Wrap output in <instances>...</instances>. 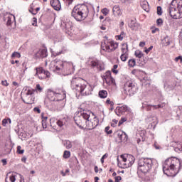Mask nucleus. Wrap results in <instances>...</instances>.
Instances as JSON below:
<instances>
[{
  "instance_id": "obj_38",
  "label": "nucleus",
  "mask_w": 182,
  "mask_h": 182,
  "mask_svg": "<svg viewBox=\"0 0 182 182\" xmlns=\"http://www.w3.org/2000/svg\"><path fill=\"white\" fill-rule=\"evenodd\" d=\"M42 90H43V88H42V87H41V85L37 84L35 91L41 92H42Z\"/></svg>"
},
{
  "instance_id": "obj_57",
  "label": "nucleus",
  "mask_w": 182,
  "mask_h": 182,
  "mask_svg": "<svg viewBox=\"0 0 182 182\" xmlns=\"http://www.w3.org/2000/svg\"><path fill=\"white\" fill-rule=\"evenodd\" d=\"M7 123H8V119H3V121H2L3 126H6Z\"/></svg>"
},
{
  "instance_id": "obj_10",
  "label": "nucleus",
  "mask_w": 182,
  "mask_h": 182,
  "mask_svg": "<svg viewBox=\"0 0 182 182\" xmlns=\"http://www.w3.org/2000/svg\"><path fill=\"white\" fill-rule=\"evenodd\" d=\"M92 91L93 87H92V85H90L85 81V82H84V85H82L80 95H82V96H89V95H92Z\"/></svg>"
},
{
  "instance_id": "obj_15",
  "label": "nucleus",
  "mask_w": 182,
  "mask_h": 182,
  "mask_svg": "<svg viewBox=\"0 0 182 182\" xmlns=\"http://www.w3.org/2000/svg\"><path fill=\"white\" fill-rule=\"evenodd\" d=\"M66 98V92L63 91H56L55 102H60Z\"/></svg>"
},
{
  "instance_id": "obj_30",
  "label": "nucleus",
  "mask_w": 182,
  "mask_h": 182,
  "mask_svg": "<svg viewBox=\"0 0 182 182\" xmlns=\"http://www.w3.org/2000/svg\"><path fill=\"white\" fill-rule=\"evenodd\" d=\"M128 66H129V68H134V66H136V60L134 59L129 60Z\"/></svg>"
},
{
  "instance_id": "obj_34",
  "label": "nucleus",
  "mask_w": 182,
  "mask_h": 182,
  "mask_svg": "<svg viewBox=\"0 0 182 182\" xmlns=\"http://www.w3.org/2000/svg\"><path fill=\"white\" fill-rule=\"evenodd\" d=\"M64 159H69L70 157V152L69 151H65L63 154Z\"/></svg>"
},
{
  "instance_id": "obj_32",
  "label": "nucleus",
  "mask_w": 182,
  "mask_h": 182,
  "mask_svg": "<svg viewBox=\"0 0 182 182\" xmlns=\"http://www.w3.org/2000/svg\"><path fill=\"white\" fill-rule=\"evenodd\" d=\"M143 53L141 51H140V50H136L135 51V56L136 58H143Z\"/></svg>"
},
{
  "instance_id": "obj_14",
  "label": "nucleus",
  "mask_w": 182,
  "mask_h": 182,
  "mask_svg": "<svg viewBox=\"0 0 182 182\" xmlns=\"http://www.w3.org/2000/svg\"><path fill=\"white\" fill-rule=\"evenodd\" d=\"M74 120L77 126H82L86 120L82 117V113H80L79 115H76L74 117Z\"/></svg>"
},
{
  "instance_id": "obj_3",
  "label": "nucleus",
  "mask_w": 182,
  "mask_h": 182,
  "mask_svg": "<svg viewBox=\"0 0 182 182\" xmlns=\"http://www.w3.org/2000/svg\"><path fill=\"white\" fill-rule=\"evenodd\" d=\"M81 117L85 120L86 129L88 130H93L99 125V119L92 112L81 113Z\"/></svg>"
},
{
  "instance_id": "obj_6",
  "label": "nucleus",
  "mask_w": 182,
  "mask_h": 182,
  "mask_svg": "<svg viewBox=\"0 0 182 182\" xmlns=\"http://www.w3.org/2000/svg\"><path fill=\"white\" fill-rule=\"evenodd\" d=\"M63 66H65L68 75H72L75 72V66H73V63H63L62 60H58L54 64V68L53 70H60L63 69Z\"/></svg>"
},
{
  "instance_id": "obj_39",
  "label": "nucleus",
  "mask_w": 182,
  "mask_h": 182,
  "mask_svg": "<svg viewBox=\"0 0 182 182\" xmlns=\"http://www.w3.org/2000/svg\"><path fill=\"white\" fill-rule=\"evenodd\" d=\"M154 107V109H160V107H161V105H149L147 107V110H150V107Z\"/></svg>"
},
{
  "instance_id": "obj_42",
  "label": "nucleus",
  "mask_w": 182,
  "mask_h": 182,
  "mask_svg": "<svg viewBox=\"0 0 182 182\" xmlns=\"http://www.w3.org/2000/svg\"><path fill=\"white\" fill-rule=\"evenodd\" d=\"M151 33H156V32H160V29L156 27H151Z\"/></svg>"
},
{
  "instance_id": "obj_1",
  "label": "nucleus",
  "mask_w": 182,
  "mask_h": 182,
  "mask_svg": "<svg viewBox=\"0 0 182 182\" xmlns=\"http://www.w3.org/2000/svg\"><path fill=\"white\" fill-rule=\"evenodd\" d=\"M180 168H181V162L176 157L168 158L163 164L164 173L168 177H176L180 172Z\"/></svg>"
},
{
  "instance_id": "obj_16",
  "label": "nucleus",
  "mask_w": 182,
  "mask_h": 182,
  "mask_svg": "<svg viewBox=\"0 0 182 182\" xmlns=\"http://www.w3.org/2000/svg\"><path fill=\"white\" fill-rule=\"evenodd\" d=\"M50 5L55 11H60V9L62 8V5L59 0H51Z\"/></svg>"
},
{
  "instance_id": "obj_31",
  "label": "nucleus",
  "mask_w": 182,
  "mask_h": 182,
  "mask_svg": "<svg viewBox=\"0 0 182 182\" xmlns=\"http://www.w3.org/2000/svg\"><path fill=\"white\" fill-rule=\"evenodd\" d=\"M64 146L68 149H72V142L69 140H66L64 141Z\"/></svg>"
},
{
  "instance_id": "obj_63",
  "label": "nucleus",
  "mask_w": 182,
  "mask_h": 182,
  "mask_svg": "<svg viewBox=\"0 0 182 182\" xmlns=\"http://www.w3.org/2000/svg\"><path fill=\"white\" fill-rule=\"evenodd\" d=\"M144 45H146V43H144V42L139 43V46H141V48H143L144 46Z\"/></svg>"
},
{
  "instance_id": "obj_9",
  "label": "nucleus",
  "mask_w": 182,
  "mask_h": 182,
  "mask_svg": "<svg viewBox=\"0 0 182 182\" xmlns=\"http://www.w3.org/2000/svg\"><path fill=\"white\" fill-rule=\"evenodd\" d=\"M121 159H122V164L126 168L132 167V166L134 164V161L136 160L133 155L130 154L121 155Z\"/></svg>"
},
{
  "instance_id": "obj_50",
  "label": "nucleus",
  "mask_w": 182,
  "mask_h": 182,
  "mask_svg": "<svg viewBox=\"0 0 182 182\" xmlns=\"http://www.w3.org/2000/svg\"><path fill=\"white\" fill-rule=\"evenodd\" d=\"M148 6H148L146 4H144L142 5V9H144V11H146V12H149V10H148V9H147Z\"/></svg>"
},
{
  "instance_id": "obj_36",
  "label": "nucleus",
  "mask_w": 182,
  "mask_h": 182,
  "mask_svg": "<svg viewBox=\"0 0 182 182\" xmlns=\"http://www.w3.org/2000/svg\"><path fill=\"white\" fill-rule=\"evenodd\" d=\"M11 58H17L18 59H19V58H21V53L18 52H14L12 53Z\"/></svg>"
},
{
  "instance_id": "obj_5",
  "label": "nucleus",
  "mask_w": 182,
  "mask_h": 182,
  "mask_svg": "<svg viewBox=\"0 0 182 182\" xmlns=\"http://www.w3.org/2000/svg\"><path fill=\"white\" fill-rule=\"evenodd\" d=\"M139 87L137 84L132 80H129L124 85V93L127 96H133L137 93Z\"/></svg>"
},
{
  "instance_id": "obj_11",
  "label": "nucleus",
  "mask_w": 182,
  "mask_h": 182,
  "mask_svg": "<svg viewBox=\"0 0 182 182\" xmlns=\"http://www.w3.org/2000/svg\"><path fill=\"white\" fill-rule=\"evenodd\" d=\"M105 48H103V50L105 52H113L119 48V43L111 41L109 43H105Z\"/></svg>"
},
{
  "instance_id": "obj_44",
  "label": "nucleus",
  "mask_w": 182,
  "mask_h": 182,
  "mask_svg": "<svg viewBox=\"0 0 182 182\" xmlns=\"http://www.w3.org/2000/svg\"><path fill=\"white\" fill-rule=\"evenodd\" d=\"M105 77H112V72L110 71H107L105 73V75L104 76V78Z\"/></svg>"
},
{
  "instance_id": "obj_21",
  "label": "nucleus",
  "mask_w": 182,
  "mask_h": 182,
  "mask_svg": "<svg viewBox=\"0 0 182 182\" xmlns=\"http://www.w3.org/2000/svg\"><path fill=\"white\" fill-rule=\"evenodd\" d=\"M78 112L79 113H87V112H90V110H88L87 105L83 103V104H81L78 107Z\"/></svg>"
},
{
  "instance_id": "obj_35",
  "label": "nucleus",
  "mask_w": 182,
  "mask_h": 182,
  "mask_svg": "<svg viewBox=\"0 0 182 182\" xmlns=\"http://www.w3.org/2000/svg\"><path fill=\"white\" fill-rule=\"evenodd\" d=\"M21 149H22V147L21 146H17V153L18 154H23V153H25V150H23V149L21 150Z\"/></svg>"
},
{
  "instance_id": "obj_52",
  "label": "nucleus",
  "mask_w": 182,
  "mask_h": 182,
  "mask_svg": "<svg viewBox=\"0 0 182 182\" xmlns=\"http://www.w3.org/2000/svg\"><path fill=\"white\" fill-rule=\"evenodd\" d=\"M178 60H181V63H182V56L179 55L175 58V62H178Z\"/></svg>"
},
{
  "instance_id": "obj_17",
  "label": "nucleus",
  "mask_w": 182,
  "mask_h": 182,
  "mask_svg": "<svg viewBox=\"0 0 182 182\" xmlns=\"http://www.w3.org/2000/svg\"><path fill=\"white\" fill-rule=\"evenodd\" d=\"M115 134L117 136L120 141H126L127 140V134L123 131H117Z\"/></svg>"
},
{
  "instance_id": "obj_64",
  "label": "nucleus",
  "mask_w": 182,
  "mask_h": 182,
  "mask_svg": "<svg viewBox=\"0 0 182 182\" xmlns=\"http://www.w3.org/2000/svg\"><path fill=\"white\" fill-rule=\"evenodd\" d=\"M117 38H118V39H119V41H123V36H121V35H119V36H117Z\"/></svg>"
},
{
  "instance_id": "obj_40",
  "label": "nucleus",
  "mask_w": 182,
  "mask_h": 182,
  "mask_svg": "<svg viewBox=\"0 0 182 182\" xmlns=\"http://www.w3.org/2000/svg\"><path fill=\"white\" fill-rule=\"evenodd\" d=\"M156 25H157V26H161L163 25V19L158 18L156 20Z\"/></svg>"
},
{
  "instance_id": "obj_19",
  "label": "nucleus",
  "mask_w": 182,
  "mask_h": 182,
  "mask_svg": "<svg viewBox=\"0 0 182 182\" xmlns=\"http://www.w3.org/2000/svg\"><path fill=\"white\" fill-rule=\"evenodd\" d=\"M48 98L49 99V100H50L51 102H55L56 101V91H52V90H49L48 92Z\"/></svg>"
},
{
  "instance_id": "obj_12",
  "label": "nucleus",
  "mask_w": 182,
  "mask_h": 182,
  "mask_svg": "<svg viewBox=\"0 0 182 182\" xmlns=\"http://www.w3.org/2000/svg\"><path fill=\"white\" fill-rule=\"evenodd\" d=\"M128 26L132 31H138L139 28H140V24L137 23L136 19H131L129 23H128Z\"/></svg>"
},
{
  "instance_id": "obj_56",
  "label": "nucleus",
  "mask_w": 182,
  "mask_h": 182,
  "mask_svg": "<svg viewBox=\"0 0 182 182\" xmlns=\"http://www.w3.org/2000/svg\"><path fill=\"white\" fill-rule=\"evenodd\" d=\"M1 85H3V86H9V84L8 83V81L4 80V81H1Z\"/></svg>"
},
{
  "instance_id": "obj_4",
  "label": "nucleus",
  "mask_w": 182,
  "mask_h": 182,
  "mask_svg": "<svg viewBox=\"0 0 182 182\" xmlns=\"http://www.w3.org/2000/svg\"><path fill=\"white\" fill-rule=\"evenodd\" d=\"M153 160L149 158H141L138 161V171L146 174L151 170Z\"/></svg>"
},
{
  "instance_id": "obj_45",
  "label": "nucleus",
  "mask_w": 182,
  "mask_h": 182,
  "mask_svg": "<svg viewBox=\"0 0 182 182\" xmlns=\"http://www.w3.org/2000/svg\"><path fill=\"white\" fill-rule=\"evenodd\" d=\"M127 119L126 118H122L121 120L119 122L118 125L122 126V124L124 123V122H127Z\"/></svg>"
},
{
  "instance_id": "obj_53",
  "label": "nucleus",
  "mask_w": 182,
  "mask_h": 182,
  "mask_svg": "<svg viewBox=\"0 0 182 182\" xmlns=\"http://www.w3.org/2000/svg\"><path fill=\"white\" fill-rule=\"evenodd\" d=\"M9 178H10V181H11V182L16 181V178H15V176H14V175H11Z\"/></svg>"
},
{
  "instance_id": "obj_28",
  "label": "nucleus",
  "mask_w": 182,
  "mask_h": 182,
  "mask_svg": "<svg viewBox=\"0 0 182 182\" xmlns=\"http://www.w3.org/2000/svg\"><path fill=\"white\" fill-rule=\"evenodd\" d=\"M99 97L101 99H106L107 97V91L102 90L99 92Z\"/></svg>"
},
{
  "instance_id": "obj_47",
  "label": "nucleus",
  "mask_w": 182,
  "mask_h": 182,
  "mask_svg": "<svg viewBox=\"0 0 182 182\" xmlns=\"http://www.w3.org/2000/svg\"><path fill=\"white\" fill-rule=\"evenodd\" d=\"M6 25L7 26H11V25H12V21L11 20V17L7 18Z\"/></svg>"
},
{
  "instance_id": "obj_46",
  "label": "nucleus",
  "mask_w": 182,
  "mask_h": 182,
  "mask_svg": "<svg viewBox=\"0 0 182 182\" xmlns=\"http://www.w3.org/2000/svg\"><path fill=\"white\" fill-rule=\"evenodd\" d=\"M42 127L43 129H46V127H48V125L46 124V119L42 120Z\"/></svg>"
},
{
  "instance_id": "obj_60",
  "label": "nucleus",
  "mask_w": 182,
  "mask_h": 182,
  "mask_svg": "<svg viewBox=\"0 0 182 182\" xmlns=\"http://www.w3.org/2000/svg\"><path fill=\"white\" fill-rule=\"evenodd\" d=\"M38 11H41V8L37 7V8L36 9V11H34V13H33V15H36V14H38Z\"/></svg>"
},
{
  "instance_id": "obj_20",
  "label": "nucleus",
  "mask_w": 182,
  "mask_h": 182,
  "mask_svg": "<svg viewBox=\"0 0 182 182\" xmlns=\"http://www.w3.org/2000/svg\"><path fill=\"white\" fill-rule=\"evenodd\" d=\"M22 100L24 103H26V105H31V103H33L32 95H28L26 94L24 98H22Z\"/></svg>"
},
{
  "instance_id": "obj_2",
  "label": "nucleus",
  "mask_w": 182,
  "mask_h": 182,
  "mask_svg": "<svg viewBox=\"0 0 182 182\" xmlns=\"http://www.w3.org/2000/svg\"><path fill=\"white\" fill-rule=\"evenodd\" d=\"M87 15H89V8L85 4H77L71 12L73 18L77 21H85V18H87Z\"/></svg>"
},
{
  "instance_id": "obj_55",
  "label": "nucleus",
  "mask_w": 182,
  "mask_h": 182,
  "mask_svg": "<svg viewBox=\"0 0 182 182\" xmlns=\"http://www.w3.org/2000/svg\"><path fill=\"white\" fill-rule=\"evenodd\" d=\"M115 182H120V180H122V176H115Z\"/></svg>"
},
{
  "instance_id": "obj_41",
  "label": "nucleus",
  "mask_w": 182,
  "mask_h": 182,
  "mask_svg": "<svg viewBox=\"0 0 182 182\" xmlns=\"http://www.w3.org/2000/svg\"><path fill=\"white\" fill-rule=\"evenodd\" d=\"M105 132L107 134H112V133H113V131L110 130V127H107L105 129Z\"/></svg>"
},
{
  "instance_id": "obj_51",
  "label": "nucleus",
  "mask_w": 182,
  "mask_h": 182,
  "mask_svg": "<svg viewBox=\"0 0 182 182\" xmlns=\"http://www.w3.org/2000/svg\"><path fill=\"white\" fill-rule=\"evenodd\" d=\"M106 103L107 105H110L111 106H113V105H114V103L112 101H110V99H107L106 100Z\"/></svg>"
},
{
  "instance_id": "obj_61",
  "label": "nucleus",
  "mask_w": 182,
  "mask_h": 182,
  "mask_svg": "<svg viewBox=\"0 0 182 182\" xmlns=\"http://www.w3.org/2000/svg\"><path fill=\"white\" fill-rule=\"evenodd\" d=\"M1 162L3 163V166H6L7 164L6 159H2Z\"/></svg>"
},
{
  "instance_id": "obj_22",
  "label": "nucleus",
  "mask_w": 182,
  "mask_h": 182,
  "mask_svg": "<svg viewBox=\"0 0 182 182\" xmlns=\"http://www.w3.org/2000/svg\"><path fill=\"white\" fill-rule=\"evenodd\" d=\"M113 15L115 16H120L122 15V11L120 10V7L119 6H114L112 9Z\"/></svg>"
},
{
  "instance_id": "obj_58",
  "label": "nucleus",
  "mask_w": 182,
  "mask_h": 182,
  "mask_svg": "<svg viewBox=\"0 0 182 182\" xmlns=\"http://www.w3.org/2000/svg\"><path fill=\"white\" fill-rule=\"evenodd\" d=\"M33 110L34 112H37V113H41V109L38 107H34Z\"/></svg>"
},
{
  "instance_id": "obj_33",
  "label": "nucleus",
  "mask_w": 182,
  "mask_h": 182,
  "mask_svg": "<svg viewBox=\"0 0 182 182\" xmlns=\"http://www.w3.org/2000/svg\"><path fill=\"white\" fill-rule=\"evenodd\" d=\"M124 50H127V52H129V45H127V43L122 44V53Z\"/></svg>"
},
{
  "instance_id": "obj_49",
  "label": "nucleus",
  "mask_w": 182,
  "mask_h": 182,
  "mask_svg": "<svg viewBox=\"0 0 182 182\" xmlns=\"http://www.w3.org/2000/svg\"><path fill=\"white\" fill-rule=\"evenodd\" d=\"M102 12L104 15H107V14H109V9H107V8H105L102 10Z\"/></svg>"
},
{
  "instance_id": "obj_24",
  "label": "nucleus",
  "mask_w": 182,
  "mask_h": 182,
  "mask_svg": "<svg viewBox=\"0 0 182 182\" xmlns=\"http://www.w3.org/2000/svg\"><path fill=\"white\" fill-rule=\"evenodd\" d=\"M91 66L92 68H97L99 70H103V68L97 60L91 61Z\"/></svg>"
},
{
  "instance_id": "obj_8",
  "label": "nucleus",
  "mask_w": 182,
  "mask_h": 182,
  "mask_svg": "<svg viewBox=\"0 0 182 182\" xmlns=\"http://www.w3.org/2000/svg\"><path fill=\"white\" fill-rule=\"evenodd\" d=\"M177 3L172 0L171 3L169 5L168 12L173 19H181V15L180 14V11L178 9H177Z\"/></svg>"
},
{
  "instance_id": "obj_59",
  "label": "nucleus",
  "mask_w": 182,
  "mask_h": 182,
  "mask_svg": "<svg viewBox=\"0 0 182 182\" xmlns=\"http://www.w3.org/2000/svg\"><path fill=\"white\" fill-rule=\"evenodd\" d=\"M151 49H153V46H151L149 48L145 50L146 53H149Z\"/></svg>"
},
{
  "instance_id": "obj_7",
  "label": "nucleus",
  "mask_w": 182,
  "mask_h": 182,
  "mask_svg": "<svg viewBox=\"0 0 182 182\" xmlns=\"http://www.w3.org/2000/svg\"><path fill=\"white\" fill-rule=\"evenodd\" d=\"M85 83V80L81 77H73L71 80V88L75 92L76 95H80Z\"/></svg>"
},
{
  "instance_id": "obj_25",
  "label": "nucleus",
  "mask_w": 182,
  "mask_h": 182,
  "mask_svg": "<svg viewBox=\"0 0 182 182\" xmlns=\"http://www.w3.org/2000/svg\"><path fill=\"white\" fill-rule=\"evenodd\" d=\"M176 3V8L179 11L181 18H182V0H174Z\"/></svg>"
},
{
  "instance_id": "obj_54",
  "label": "nucleus",
  "mask_w": 182,
  "mask_h": 182,
  "mask_svg": "<svg viewBox=\"0 0 182 182\" xmlns=\"http://www.w3.org/2000/svg\"><path fill=\"white\" fill-rule=\"evenodd\" d=\"M43 75H45L46 77H49L50 76V73L48 70H44Z\"/></svg>"
},
{
  "instance_id": "obj_26",
  "label": "nucleus",
  "mask_w": 182,
  "mask_h": 182,
  "mask_svg": "<svg viewBox=\"0 0 182 182\" xmlns=\"http://www.w3.org/2000/svg\"><path fill=\"white\" fill-rule=\"evenodd\" d=\"M105 80L108 86H111V85H113V86H114V85H116V82L112 77H105Z\"/></svg>"
},
{
  "instance_id": "obj_13",
  "label": "nucleus",
  "mask_w": 182,
  "mask_h": 182,
  "mask_svg": "<svg viewBox=\"0 0 182 182\" xmlns=\"http://www.w3.org/2000/svg\"><path fill=\"white\" fill-rule=\"evenodd\" d=\"M126 112H129V107H127V105L117 107L115 109V113L117 114V116H120V114H123V113H126Z\"/></svg>"
},
{
  "instance_id": "obj_48",
  "label": "nucleus",
  "mask_w": 182,
  "mask_h": 182,
  "mask_svg": "<svg viewBox=\"0 0 182 182\" xmlns=\"http://www.w3.org/2000/svg\"><path fill=\"white\" fill-rule=\"evenodd\" d=\"M157 14H158V15H162L163 14V11L161 10V6H158L157 7Z\"/></svg>"
},
{
  "instance_id": "obj_37",
  "label": "nucleus",
  "mask_w": 182,
  "mask_h": 182,
  "mask_svg": "<svg viewBox=\"0 0 182 182\" xmlns=\"http://www.w3.org/2000/svg\"><path fill=\"white\" fill-rule=\"evenodd\" d=\"M33 93H35V90L29 89V90H28L27 92L26 93V95H27L28 96H32V95H33Z\"/></svg>"
},
{
  "instance_id": "obj_18",
  "label": "nucleus",
  "mask_w": 182,
  "mask_h": 182,
  "mask_svg": "<svg viewBox=\"0 0 182 182\" xmlns=\"http://www.w3.org/2000/svg\"><path fill=\"white\" fill-rule=\"evenodd\" d=\"M36 74L34 75V76H38V79H41V80H43L45 79V77H42L39 75H41L42 73H44L45 72V70H43V68L42 67H40V68H36Z\"/></svg>"
},
{
  "instance_id": "obj_23",
  "label": "nucleus",
  "mask_w": 182,
  "mask_h": 182,
  "mask_svg": "<svg viewBox=\"0 0 182 182\" xmlns=\"http://www.w3.org/2000/svg\"><path fill=\"white\" fill-rule=\"evenodd\" d=\"M37 56H39V58H46L48 56V50L47 49L40 50L37 53Z\"/></svg>"
},
{
  "instance_id": "obj_29",
  "label": "nucleus",
  "mask_w": 182,
  "mask_h": 182,
  "mask_svg": "<svg viewBox=\"0 0 182 182\" xmlns=\"http://www.w3.org/2000/svg\"><path fill=\"white\" fill-rule=\"evenodd\" d=\"M162 42L164 45L168 46V45H170V37H168V36H165L164 39H162Z\"/></svg>"
},
{
  "instance_id": "obj_43",
  "label": "nucleus",
  "mask_w": 182,
  "mask_h": 182,
  "mask_svg": "<svg viewBox=\"0 0 182 182\" xmlns=\"http://www.w3.org/2000/svg\"><path fill=\"white\" fill-rule=\"evenodd\" d=\"M57 124L59 126V127H62L65 124V122H63V120H58L57 121Z\"/></svg>"
},
{
  "instance_id": "obj_62",
  "label": "nucleus",
  "mask_w": 182,
  "mask_h": 182,
  "mask_svg": "<svg viewBox=\"0 0 182 182\" xmlns=\"http://www.w3.org/2000/svg\"><path fill=\"white\" fill-rule=\"evenodd\" d=\"M36 21H37L36 18H33V22L34 23H32L33 26H36Z\"/></svg>"
},
{
  "instance_id": "obj_27",
  "label": "nucleus",
  "mask_w": 182,
  "mask_h": 182,
  "mask_svg": "<svg viewBox=\"0 0 182 182\" xmlns=\"http://www.w3.org/2000/svg\"><path fill=\"white\" fill-rule=\"evenodd\" d=\"M127 58H129L127 54V50H124L122 54L120 56L121 60L122 62H126L127 60Z\"/></svg>"
}]
</instances>
